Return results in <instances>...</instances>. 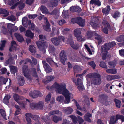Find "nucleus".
<instances>
[{"instance_id": "2eb2a0df", "label": "nucleus", "mask_w": 124, "mask_h": 124, "mask_svg": "<svg viewBox=\"0 0 124 124\" xmlns=\"http://www.w3.org/2000/svg\"><path fill=\"white\" fill-rule=\"evenodd\" d=\"M11 44V46L9 49V51L10 52H11L12 50L16 49L17 46V44L16 41L13 40L12 41Z\"/></svg>"}, {"instance_id": "49530a36", "label": "nucleus", "mask_w": 124, "mask_h": 124, "mask_svg": "<svg viewBox=\"0 0 124 124\" xmlns=\"http://www.w3.org/2000/svg\"><path fill=\"white\" fill-rule=\"evenodd\" d=\"M14 25L11 23H8L7 25V27L8 31L11 32L13 31V26Z\"/></svg>"}, {"instance_id": "9b49d317", "label": "nucleus", "mask_w": 124, "mask_h": 124, "mask_svg": "<svg viewBox=\"0 0 124 124\" xmlns=\"http://www.w3.org/2000/svg\"><path fill=\"white\" fill-rule=\"evenodd\" d=\"M51 40L54 45L56 46L59 45L61 42L60 39L57 37L52 38L51 39Z\"/></svg>"}, {"instance_id": "6ab92c4d", "label": "nucleus", "mask_w": 124, "mask_h": 124, "mask_svg": "<svg viewBox=\"0 0 124 124\" xmlns=\"http://www.w3.org/2000/svg\"><path fill=\"white\" fill-rule=\"evenodd\" d=\"M0 14H2L3 17H6L9 14V12L5 9L0 8Z\"/></svg>"}, {"instance_id": "5701e85b", "label": "nucleus", "mask_w": 124, "mask_h": 124, "mask_svg": "<svg viewBox=\"0 0 124 124\" xmlns=\"http://www.w3.org/2000/svg\"><path fill=\"white\" fill-rule=\"evenodd\" d=\"M46 25H43V27L44 30L47 31H50V24L47 20H46Z\"/></svg>"}, {"instance_id": "e2e57ef3", "label": "nucleus", "mask_w": 124, "mask_h": 124, "mask_svg": "<svg viewBox=\"0 0 124 124\" xmlns=\"http://www.w3.org/2000/svg\"><path fill=\"white\" fill-rule=\"evenodd\" d=\"M62 17L65 19L68 16V11L67 10H64L63 12Z\"/></svg>"}, {"instance_id": "bb28decb", "label": "nucleus", "mask_w": 124, "mask_h": 124, "mask_svg": "<svg viewBox=\"0 0 124 124\" xmlns=\"http://www.w3.org/2000/svg\"><path fill=\"white\" fill-rule=\"evenodd\" d=\"M36 109H41L43 108L44 103L40 101L38 103H36Z\"/></svg>"}, {"instance_id": "0eeeda50", "label": "nucleus", "mask_w": 124, "mask_h": 124, "mask_svg": "<svg viewBox=\"0 0 124 124\" xmlns=\"http://www.w3.org/2000/svg\"><path fill=\"white\" fill-rule=\"evenodd\" d=\"M75 84L80 91H82L85 89L82 81L80 79L78 78L77 81Z\"/></svg>"}, {"instance_id": "338daca9", "label": "nucleus", "mask_w": 124, "mask_h": 124, "mask_svg": "<svg viewBox=\"0 0 124 124\" xmlns=\"http://www.w3.org/2000/svg\"><path fill=\"white\" fill-rule=\"evenodd\" d=\"M13 98L17 102L20 101V100H19V96L17 94H15L13 96Z\"/></svg>"}, {"instance_id": "c85d7f7f", "label": "nucleus", "mask_w": 124, "mask_h": 124, "mask_svg": "<svg viewBox=\"0 0 124 124\" xmlns=\"http://www.w3.org/2000/svg\"><path fill=\"white\" fill-rule=\"evenodd\" d=\"M73 69L75 73H79L82 70L80 66L77 65H75Z\"/></svg>"}, {"instance_id": "3c124183", "label": "nucleus", "mask_w": 124, "mask_h": 124, "mask_svg": "<svg viewBox=\"0 0 124 124\" xmlns=\"http://www.w3.org/2000/svg\"><path fill=\"white\" fill-rule=\"evenodd\" d=\"M119 119H120L122 122L124 121V116L123 115H117L116 116V121Z\"/></svg>"}, {"instance_id": "4d7b16f0", "label": "nucleus", "mask_w": 124, "mask_h": 124, "mask_svg": "<svg viewBox=\"0 0 124 124\" xmlns=\"http://www.w3.org/2000/svg\"><path fill=\"white\" fill-rule=\"evenodd\" d=\"M99 65L100 67H101L105 68L106 69L107 68V66L106 65V63L105 62L103 61H102L100 62Z\"/></svg>"}, {"instance_id": "ddd939ff", "label": "nucleus", "mask_w": 124, "mask_h": 124, "mask_svg": "<svg viewBox=\"0 0 124 124\" xmlns=\"http://www.w3.org/2000/svg\"><path fill=\"white\" fill-rule=\"evenodd\" d=\"M98 20V19L96 17H93L92 19V21L90 22V24L92 27L94 28H96L98 26V24L95 23Z\"/></svg>"}, {"instance_id": "473e14b6", "label": "nucleus", "mask_w": 124, "mask_h": 124, "mask_svg": "<svg viewBox=\"0 0 124 124\" xmlns=\"http://www.w3.org/2000/svg\"><path fill=\"white\" fill-rule=\"evenodd\" d=\"M25 82L24 77H21L18 80V84L20 86H23L24 85Z\"/></svg>"}, {"instance_id": "774afa93", "label": "nucleus", "mask_w": 124, "mask_h": 124, "mask_svg": "<svg viewBox=\"0 0 124 124\" xmlns=\"http://www.w3.org/2000/svg\"><path fill=\"white\" fill-rule=\"evenodd\" d=\"M8 19L10 21H14L16 20V18L14 15H12L11 16L8 17Z\"/></svg>"}, {"instance_id": "052dcab7", "label": "nucleus", "mask_w": 124, "mask_h": 124, "mask_svg": "<svg viewBox=\"0 0 124 124\" xmlns=\"http://www.w3.org/2000/svg\"><path fill=\"white\" fill-rule=\"evenodd\" d=\"M51 97V94L50 93H49L45 98V102L47 103L50 100Z\"/></svg>"}, {"instance_id": "a878e982", "label": "nucleus", "mask_w": 124, "mask_h": 124, "mask_svg": "<svg viewBox=\"0 0 124 124\" xmlns=\"http://www.w3.org/2000/svg\"><path fill=\"white\" fill-rule=\"evenodd\" d=\"M29 51L33 54H34L36 52V48L33 45L29 46Z\"/></svg>"}, {"instance_id": "b1692460", "label": "nucleus", "mask_w": 124, "mask_h": 124, "mask_svg": "<svg viewBox=\"0 0 124 124\" xmlns=\"http://www.w3.org/2000/svg\"><path fill=\"white\" fill-rule=\"evenodd\" d=\"M51 119L55 123H57L58 121L61 120V117L53 115L52 116Z\"/></svg>"}, {"instance_id": "f704fd0d", "label": "nucleus", "mask_w": 124, "mask_h": 124, "mask_svg": "<svg viewBox=\"0 0 124 124\" xmlns=\"http://www.w3.org/2000/svg\"><path fill=\"white\" fill-rule=\"evenodd\" d=\"M106 71L108 73H110L112 74H115L117 73V71L116 69H107L106 70Z\"/></svg>"}, {"instance_id": "9d476101", "label": "nucleus", "mask_w": 124, "mask_h": 124, "mask_svg": "<svg viewBox=\"0 0 124 124\" xmlns=\"http://www.w3.org/2000/svg\"><path fill=\"white\" fill-rule=\"evenodd\" d=\"M42 62L45 70L46 73H48L52 71V69L51 67L45 61H42Z\"/></svg>"}, {"instance_id": "f03ea898", "label": "nucleus", "mask_w": 124, "mask_h": 124, "mask_svg": "<svg viewBox=\"0 0 124 124\" xmlns=\"http://www.w3.org/2000/svg\"><path fill=\"white\" fill-rule=\"evenodd\" d=\"M116 45V43L114 41L110 42L108 43L105 44L104 46H101V52H102L103 51L107 52L110 48Z\"/></svg>"}, {"instance_id": "8fccbe9b", "label": "nucleus", "mask_w": 124, "mask_h": 124, "mask_svg": "<svg viewBox=\"0 0 124 124\" xmlns=\"http://www.w3.org/2000/svg\"><path fill=\"white\" fill-rule=\"evenodd\" d=\"M93 35V33L90 31H88L86 34L85 37L87 39L90 38Z\"/></svg>"}, {"instance_id": "393cba45", "label": "nucleus", "mask_w": 124, "mask_h": 124, "mask_svg": "<svg viewBox=\"0 0 124 124\" xmlns=\"http://www.w3.org/2000/svg\"><path fill=\"white\" fill-rule=\"evenodd\" d=\"M110 8L109 6L108 5L107 7L102 9V12L105 15H108L109 14L110 11Z\"/></svg>"}, {"instance_id": "6e6552de", "label": "nucleus", "mask_w": 124, "mask_h": 124, "mask_svg": "<svg viewBox=\"0 0 124 124\" xmlns=\"http://www.w3.org/2000/svg\"><path fill=\"white\" fill-rule=\"evenodd\" d=\"M36 44L40 50L43 51L45 50L46 46L45 42L43 41H38L36 42Z\"/></svg>"}, {"instance_id": "aec40b11", "label": "nucleus", "mask_w": 124, "mask_h": 124, "mask_svg": "<svg viewBox=\"0 0 124 124\" xmlns=\"http://www.w3.org/2000/svg\"><path fill=\"white\" fill-rule=\"evenodd\" d=\"M10 98L11 96L10 95L8 94L6 95L3 99V102L6 104H8L9 102V99Z\"/></svg>"}, {"instance_id": "e433bc0d", "label": "nucleus", "mask_w": 124, "mask_h": 124, "mask_svg": "<svg viewBox=\"0 0 124 124\" xmlns=\"http://www.w3.org/2000/svg\"><path fill=\"white\" fill-rule=\"evenodd\" d=\"M55 50V48L54 46L50 45L48 48V51L50 53H53L54 52Z\"/></svg>"}, {"instance_id": "f8f14e48", "label": "nucleus", "mask_w": 124, "mask_h": 124, "mask_svg": "<svg viewBox=\"0 0 124 124\" xmlns=\"http://www.w3.org/2000/svg\"><path fill=\"white\" fill-rule=\"evenodd\" d=\"M102 24L105 25V27L103 30V32L106 34L108 33V28L109 27V24L106 21L103 20L102 22Z\"/></svg>"}, {"instance_id": "412c9836", "label": "nucleus", "mask_w": 124, "mask_h": 124, "mask_svg": "<svg viewBox=\"0 0 124 124\" xmlns=\"http://www.w3.org/2000/svg\"><path fill=\"white\" fill-rule=\"evenodd\" d=\"M25 35L26 36L32 39L34 37V34L30 30H28L26 32Z\"/></svg>"}, {"instance_id": "a211bd4d", "label": "nucleus", "mask_w": 124, "mask_h": 124, "mask_svg": "<svg viewBox=\"0 0 124 124\" xmlns=\"http://www.w3.org/2000/svg\"><path fill=\"white\" fill-rule=\"evenodd\" d=\"M70 10L72 12H80L81 11V8L78 6H72L70 8Z\"/></svg>"}, {"instance_id": "09e8293b", "label": "nucleus", "mask_w": 124, "mask_h": 124, "mask_svg": "<svg viewBox=\"0 0 124 124\" xmlns=\"http://www.w3.org/2000/svg\"><path fill=\"white\" fill-rule=\"evenodd\" d=\"M8 78H5L4 77L1 76L0 77V80L1 82H3V84H6V82L7 81Z\"/></svg>"}, {"instance_id": "5fc2aeb1", "label": "nucleus", "mask_w": 124, "mask_h": 124, "mask_svg": "<svg viewBox=\"0 0 124 124\" xmlns=\"http://www.w3.org/2000/svg\"><path fill=\"white\" fill-rule=\"evenodd\" d=\"M97 73H90L87 75L86 77H87L89 78H93L94 77Z\"/></svg>"}, {"instance_id": "a19ab883", "label": "nucleus", "mask_w": 124, "mask_h": 124, "mask_svg": "<svg viewBox=\"0 0 124 124\" xmlns=\"http://www.w3.org/2000/svg\"><path fill=\"white\" fill-rule=\"evenodd\" d=\"M46 60L50 64L52 63H54L55 65L56 66V67H58L57 63H55L52 60L51 58L48 57L46 58Z\"/></svg>"}, {"instance_id": "864d4df0", "label": "nucleus", "mask_w": 124, "mask_h": 124, "mask_svg": "<svg viewBox=\"0 0 124 124\" xmlns=\"http://www.w3.org/2000/svg\"><path fill=\"white\" fill-rule=\"evenodd\" d=\"M114 101L116 107L118 108H120L121 105V101L119 100L116 99H114Z\"/></svg>"}, {"instance_id": "c756f323", "label": "nucleus", "mask_w": 124, "mask_h": 124, "mask_svg": "<svg viewBox=\"0 0 124 124\" xmlns=\"http://www.w3.org/2000/svg\"><path fill=\"white\" fill-rule=\"evenodd\" d=\"M40 10L42 13L47 14L48 12V10L43 5H42L40 8Z\"/></svg>"}, {"instance_id": "72a5a7b5", "label": "nucleus", "mask_w": 124, "mask_h": 124, "mask_svg": "<svg viewBox=\"0 0 124 124\" xmlns=\"http://www.w3.org/2000/svg\"><path fill=\"white\" fill-rule=\"evenodd\" d=\"M67 42L68 43L70 44V46L74 43L72 39V36L71 34H70L69 36V38L67 40Z\"/></svg>"}, {"instance_id": "603ef678", "label": "nucleus", "mask_w": 124, "mask_h": 124, "mask_svg": "<svg viewBox=\"0 0 124 124\" xmlns=\"http://www.w3.org/2000/svg\"><path fill=\"white\" fill-rule=\"evenodd\" d=\"M1 44H0L1 46H0V50H3V48L5 46V45L6 42V41L5 40H1Z\"/></svg>"}, {"instance_id": "39448f33", "label": "nucleus", "mask_w": 124, "mask_h": 124, "mask_svg": "<svg viewBox=\"0 0 124 124\" xmlns=\"http://www.w3.org/2000/svg\"><path fill=\"white\" fill-rule=\"evenodd\" d=\"M51 88L55 89L56 92L57 93L62 94V84L60 85L55 82L51 87Z\"/></svg>"}, {"instance_id": "423d86ee", "label": "nucleus", "mask_w": 124, "mask_h": 124, "mask_svg": "<svg viewBox=\"0 0 124 124\" xmlns=\"http://www.w3.org/2000/svg\"><path fill=\"white\" fill-rule=\"evenodd\" d=\"M27 63V62H25L24 63V64L23 65L22 70L24 76L27 78H29V73L30 71L28 68V66L26 64Z\"/></svg>"}, {"instance_id": "680f3d73", "label": "nucleus", "mask_w": 124, "mask_h": 124, "mask_svg": "<svg viewBox=\"0 0 124 124\" xmlns=\"http://www.w3.org/2000/svg\"><path fill=\"white\" fill-rule=\"evenodd\" d=\"M0 113L4 118H6V114L5 111L3 109H0Z\"/></svg>"}, {"instance_id": "1a4fd4ad", "label": "nucleus", "mask_w": 124, "mask_h": 124, "mask_svg": "<svg viewBox=\"0 0 124 124\" xmlns=\"http://www.w3.org/2000/svg\"><path fill=\"white\" fill-rule=\"evenodd\" d=\"M29 95L33 98H36L38 96H41V94L38 91L34 90L30 92Z\"/></svg>"}, {"instance_id": "0e129e2a", "label": "nucleus", "mask_w": 124, "mask_h": 124, "mask_svg": "<svg viewBox=\"0 0 124 124\" xmlns=\"http://www.w3.org/2000/svg\"><path fill=\"white\" fill-rule=\"evenodd\" d=\"M70 46L74 49L77 50L79 48V46L78 44H75L74 43Z\"/></svg>"}, {"instance_id": "7ed1b4c3", "label": "nucleus", "mask_w": 124, "mask_h": 124, "mask_svg": "<svg viewBox=\"0 0 124 124\" xmlns=\"http://www.w3.org/2000/svg\"><path fill=\"white\" fill-rule=\"evenodd\" d=\"M108 99V97L107 95L101 94L99 96L98 101L103 104L107 105L109 104Z\"/></svg>"}, {"instance_id": "37998d69", "label": "nucleus", "mask_w": 124, "mask_h": 124, "mask_svg": "<svg viewBox=\"0 0 124 124\" xmlns=\"http://www.w3.org/2000/svg\"><path fill=\"white\" fill-rule=\"evenodd\" d=\"M67 59L66 55L65 52L64 50H62V64L65 65V62Z\"/></svg>"}, {"instance_id": "a18cd8bd", "label": "nucleus", "mask_w": 124, "mask_h": 124, "mask_svg": "<svg viewBox=\"0 0 124 124\" xmlns=\"http://www.w3.org/2000/svg\"><path fill=\"white\" fill-rule=\"evenodd\" d=\"M69 117L71 118L73 123H74L75 124L77 122L78 120L77 117L75 116L71 115L69 116Z\"/></svg>"}, {"instance_id": "bf43d9fd", "label": "nucleus", "mask_w": 124, "mask_h": 124, "mask_svg": "<svg viewBox=\"0 0 124 124\" xmlns=\"http://www.w3.org/2000/svg\"><path fill=\"white\" fill-rule=\"evenodd\" d=\"M88 64L92 67L94 69L95 68L96 66L95 63L93 61H92L88 62Z\"/></svg>"}, {"instance_id": "4468645a", "label": "nucleus", "mask_w": 124, "mask_h": 124, "mask_svg": "<svg viewBox=\"0 0 124 124\" xmlns=\"http://www.w3.org/2000/svg\"><path fill=\"white\" fill-rule=\"evenodd\" d=\"M14 36L19 42H21L24 41V38L22 35L20 34L16 33L14 34Z\"/></svg>"}, {"instance_id": "6e6d98bb", "label": "nucleus", "mask_w": 124, "mask_h": 124, "mask_svg": "<svg viewBox=\"0 0 124 124\" xmlns=\"http://www.w3.org/2000/svg\"><path fill=\"white\" fill-rule=\"evenodd\" d=\"M57 31V30L55 28H53L52 31L50 34V36L52 37L54 36L56 32Z\"/></svg>"}, {"instance_id": "58836bf2", "label": "nucleus", "mask_w": 124, "mask_h": 124, "mask_svg": "<svg viewBox=\"0 0 124 124\" xmlns=\"http://www.w3.org/2000/svg\"><path fill=\"white\" fill-rule=\"evenodd\" d=\"M28 18L26 17L23 18L22 20V23L24 26L26 27L27 26Z\"/></svg>"}, {"instance_id": "c9c22d12", "label": "nucleus", "mask_w": 124, "mask_h": 124, "mask_svg": "<svg viewBox=\"0 0 124 124\" xmlns=\"http://www.w3.org/2000/svg\"><path fill=\"white\" fill-rule=\"evenodd\" d=\"M94 35L96 36L95 38L98 41V44H100L102 42V39L101 37L96 33H95Z\"/></svg>"}, {"instance_id": "de8ad7c7", "label": "nucleus", "mask_w": 124, "mask_h": 124, "mask_svg": "<svg viewBox=\"0 0 124 124\" xmlns=\"http://www.w3.org/2000/svg\"><path fill=\"white\" fill-rule=\"evenodd\" d=\"M75 36L77 40L79 41H83L85 39V37L82 38L81 35H78Z\"/></svg>"}, {"instance_id": "c03bdc74", "label": "nucleus", "mask_w": 124, "mask_h": 124, "mask_svg": "<svg viewBox=\"0 0 124 124\" xmlns=\"http://www.w3.org/2000/svg\"><path fill=\"white\" fill-rule=\"evenodd\" d=\"M115 122L116 123V116H111L110 118L109 121L110 124H114Z\"/></svg>"}, {"instance_id": "f257e3e1", "label": "nucleus", "mask_w": 124, "mask_h": 124, "mask_svg": "<svg viewBox=\"0 0 124 124\" xmlns=\"http://www.w3.org/2000/svg\"><path fill=\"white\" fill-rule=\"evenodd\" d=\"M66 84L62 82V95L65 98L64 102L66 103H69L70 101V97L72 95L71 93L66 88Z\"/></svg>"}, {"instance_id": "13d9d810", "label": "nucleus", "mask_w": 124, "mask_h": 124, "mask_svg": "<svg viewBox=\"0 0 124 124\" xmlns=\"http://www.w3.org/2000/svg\"><path fill=\"white\" fill-rule=\"evenodd\" d=\"M59 10L58 9H54L52 12L50 13V14L51 15H54L58 16L59 14Z\"/></svg>"}, {"instance_id": "ea45409f", "label": "nucleus", "mask_w": 124, "mask_h": 124, "mask_svg": "<svg viewBox=\"0 0 124 124\" xmlns=\"http://www.w3.org/2000/svg\"><path fill=\"white\" fill-rule=\"evenodd\" d=\"M10 71L11 73L15 74L17 71V68L15 66H12L10 68Z\"/></svg>"}, {"instance_id": "2f4dec72", "label": "nucleus", "mask_w": 124, "mask_h": 124, "mask_svg": "<svg viewBox=\"0 0 124 124\" xmlns=\"http://www.w3.org/2000/svg\"><path fill=\"white\" fill-rule=\"evenodd\" d=\"M58 0H52L50 1V3L52 7L56 6L58 5Z\"/></svg>"}, {"instance_id": "4be33fe9", "label": "nucleus", "mask_w": 124, "mask_h": 124, "mask_svg": "<svg viewBox=\"0 0 124 124\" xmlns=\"http://www.w3.org/2000/svg\"><path fill=\"white\" fill-rule=\"evenodd\" d=\"M17 3H18V8L19 10H21L23 9L24 8L25 4L23 3L22 0H20Z\"/></svg>"}, {"instance_id": "20e7f679", "label": "nucleus", "mask_w": 124, "mask_h": 124, "mask_svg": "<svg viewBox=\"0 0 124 124\" xmlns=\"http://www.w3.org/2000/svg\"><path fill=\"white\" fill-rule=\"evenodd\" d=\"M91 84L98 85L101 83V75L97 73L96 76L91 79Z\"/></svg>"}, {"instance_id": "dca6fc26", "label": "nucleus", "mask_w": 124, "mask_h": 124, "mask_svg": "<svg viewBox=\"0 0 124 124\" xmlns=\"http://www.w3.org/2000/svg\"><path fill=\"white\" fill-rule=\"evenodd\" d=\"M78 19L77 23L81 26H84L85 23V20L82 19L81 17H78Z\"/></svg>"}, {"instance_id": "f3484780", "label": "nucleus", "mask_w": 124, "mask_h": 124, "mask_svg": "<svg viewBox=\"0 0 124 124\" xmlns=\"http://www.w3.org/2000/svg\"><path fill=\"white\" fill-rule=\"evenodd\" d=\"M55 78L54 77L52 76H48L46 77V80H43V82L45 84L49 83L50 82L53 80Z\"/></svg>"}, {"instance_id": "69168bd1", "label": "nucleus", "mask_w": 124, "mask_h": 124, "mask_svg": "<svg viewBox=\"0 0 124 124\" xmlns=\"http://www.w3.org/2000/svg\"><path fill=\"white\" fill-rule=\"evenodd\" d=\"M32 119L35 121H39L40 118L39 116L34 115H32Z\"/></svg>"}, {"instance_id": "7c9ffc66", "label": "nucleus", "mask_w": 124, "mask_h": 124, "mask_svg": "<svg viewBox=\"0 0 124 124\" xmlns=\"http://www.w3.org/2000/svg\"><path fill=\"white\" fill-rule=\"evenodd\" d=\"M82 29L80 28H77L74 30V34L75 36L78 35H81Z\"/></svg>"}, {"instance_id": "79ce46f5", "label": "nucleus", "mask_w": 124, "mask_h": 124, "mask_svg": "<svg viewBox=\"0 0 124 124\" xmlns=\"http://www.w3.org/2000/svg\"><path fill=\"white\" fill-rule=\"evenodd\" d=\"M60 113V112L59 110H54L51 111L49 113L48 115L49 116L56 114L59 115Z\"/></svg>"}, {"instance_id": "4c0bfd02", "label": "nucleus", "mask_w": 124, "mask_h": 124, "mask_svg": "<svg viewBox=\"0 0 124 124\" xmlns=\"http://www.w3.org/2000/svg\"><path fill=\"white\" fill-rule=\"evenodd\" d=\"M17 103L20 105L21 108H25V105L26 104V102L25 101H20Z\"/></svg>"}, {"instance_id": "cd10ccee", "label": "nucleus", "mask_w": 124, "mask_h": 124, "mask_svg": "<svg viewBox=\"0 0 124 124\" xmlns=\"http://www.w3.org/2000/svg\"><path fill=\"white\" fill-rule=\"evenodd\" d=\"M90 3V4H94L97 5L98 6H100L101 5L100 1L98 0H91Z\"/></svg>"}]
</instances>
